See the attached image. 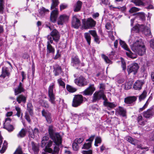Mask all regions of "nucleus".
Listing matches in <instances>:
<instances>
[{
  "label": "nucleus",
  "instance_id": "0eeeda50",
  "mask_svg": "<svg viewBox=\"0 0 154 154\" xmlns=\"http://www.w3.org/2000/svg\"><path fill=\"white\" fill-rule=\"evenodd\" d=\"M120 44L123 48L126 50L128 51L126 53L128 56L132 59H134L137 58V55L134 54L131 52L130 49L128 48L127 45L124 42L120 40Z\"/></svg>",
  "mask_w": 154,
  "mask_h": 154
},
{
  "label": "nucleus",
  "instance_id": "dca6fc26",
  "mask_svg": "<svg viewBox=\"0 0 154 154\" xmlns=\"http://www.w3.org/2000/svg\"><path fill=\"white\" fill-rule=\"evenodd\" d=\"M81 22L78 19L76 16H74L72 18V26L75 28H78L80 26Z\"/></svg>",
  "mask_w": 154,
  "mask_h": 154
},
{
  "label": "nucleus",
  "instance_id": "8fccbe9b",
  "mask_svg": "<svg viewBox=\"0 0 154 154\" xmlns=\"http://www.w3.org/2000/svg\"><path fill=\"white\" fill-rule=\"evenodd\" d=\"M49 12V10L46 9L44 7H43L40 8L39 11L40 13L42 15H43V14Z\"/></svg>",
  "mask_w": 154,
  "mask_h": 154
},
{
  "label": "nucleus",
  "instance_id": "052dcab7",
  "mask_svg": "<svg viewBox=\"0 0 154 154\" xmlns=\"http://www.w3.org/2000/svg\"><path fill=\"white\" fill-rule=\"evenodd\" d=\"M84 140V139L83 138H80L76 139L74 141L80 144Z\"/></svg>",
  "mask_w": 154,
  "mask_h": 154
},
{
  "label": "nucleus",
  "instance_id": "f3484780",
  "mask_svg": "<svg viewBox=\"0 0 154 154\" xmlns=\"http://www.w3.org/2000/svg\"><path fill=\"white\" fill-rule=\"evenodd\" d=\"M95 90L93 85H91L83 92V94L85 95H91Z\"/></svg>",
  "mask_w": 154,
  "mask_h": 154
},
{
  "label": "nucleus",
  "instance_id": "2f4dec72",
  "mask_svg": "<svg viewBox=\"0 0 154 154\" xmlns=\"http://www.w3.org/2000/svg\"><path fill=\"white\" fill-rule=\"evenodd\" d=\"M82 5V2L78 1L77 2L75 6L74 7V11L75 12H77L80 11Z\"/></svg>",
  "mask_w": 154,
  "mask_h": 154
},
{
  "label": "nucleus",
  "instance_id": "58836bf2",
  "mask_svg": "<svg viewBox=\"0 0 154 154\" xmlns=\"http://www.w3.org/2000/svg\"><path fill=\"white\" fill-rule=\"evenodd\" d=\"M48 139V137L46 136H44L42 138V140L41 142V146L44 147L46 146V144L47 141Z\"/></svg>",
  "mask_w": 154,
  "mask_h": 154
},
{
  "label": "nucleus",
  "instance_id": "37998d69",
  "mask_svg": "<svg viewBox=\"0 0 154 154\" xmlns=\"http://www.w3.org/2000/svg\"><path fill=\"white\" fill-rule=\"evenodd\" d=\"M109 8L111 10H115L114 9H118L122 11H124L125 9V7L124 6L121 7L120 6L118 7H114L112 5H111L109 6Z\"/></svg>",
  "mask_w": 154,
  "mask_h": 154
},
{
  "label": "nucleus",
  "instance_id": "412c9836",
  "mask_svg": "<svg viewBox=\"0 0 154 154\" xmlns=\"http://www.w3.org/2000/svg\"><path fill=\"white\" fill-rule=\"evenodd\" d=\"M144 82L139 80L137 81L134 83L133 88L136 90H139L142 88V86Z\"/></svg>",
  "mask_w": 154,
  "mask_h": 154
},
{
  "label": "nucleus",
  "instance_id": "20e7f679",
  "mask_svg": "<svg viewBox=\"0 0 154 154\" xmlns=\"http://www.w3.org/2000/svg\"><path fill=\"white\" fill-rule=\"evenodd\" d=\"M46 143V146H45V147L44 149L45 152L52 154H57L58 153L59 150L58 147L55 146L53 150L50 148L52 146L53 143V142L52 141L50 140Z\"/></svg>",
  "mask_w": 154,
  "mask_h": 154
},
{
  "label": "nucleus",
  "instance_id": "0e129e2a",
  "mask_svg": "<svg viewBox=\"0 0 154 154\" xmlns=\"http://www.w3.org/2000/svg\"><path fill=\"white\" fill-rule=\"evenodd\" d=\"M4 4L0 3V13L2 14L4 12Z\"/></svg>",
  "mask_w": 154,
  "mask_h": 154
},
{
  "label": "nucleus",
  "instance_id": "5fc2aeb1",
  "mask_svg": "<svg viewBox=\"0 0 154 154\" xmlns=\"http://www.w3.org/2000/svg\"><path fill=\"white\" fill-rule=\"evenodd\" d=\"M13 154H23V151L21 147L19 146Z\"/></svg>",
  "mask_w": 154,
  "mask_h": 154
},
{
  "label": "nucleus",
  "instance_id": "7c9ffc66",
  "mask_svg": "<svg viewBox=\"0 0 154 154\" xmlns=\"http://www.w3.org/2000/svg\"><path fill=\"white\" fill-rule=\"evenodd\" d=\"M32 149L35 153H37L39 151L38 146L37 144L35 143L33 141L31 142Z\"/></svg>",
  "mask_w": 154,
  "mask_h": 154
},
{
  "label": "nucleus",
  "instance_id": "2eb2a0df",
  "mask_svg": "<svg viewBox=\"0 0 154 154\" xmlns=\"http://www.w3.org/2000/svg\"><path fill=\"white\" fill-rule=\"evenodd\" d=\"M143 115L145 118L149 119L154 115V111L152 108H150L146 111L143 112Z\"/></svg>",
  "mask_w": 154,
  "mask_h": 154
},
{
  "label": "nucleus",
  "instance_id": "4468645a",
  "mask_svg": "<svg viewBox=\"0 0 154 154\" xmlns=\"http://www.w3.org/2000/svg\"><path fill=\"white\" fill-rule=\"evenodd\" d=\"M58 14V9L52 10L50 14V21L52 22L55 23L57 20Z\"/></svg>",
  "mask_w": 154,
  "mask_h": 154
},
{
  "label": "nucleus",
  "instance_id": "393cba45",
  "mask_svg": "<svg viewBox=\"0 0 154 154\" xmlns=\"http://www.w3.org/2000/svg\"><path fill=\"white\" fill-rule=\"evenodd\" d=\"M26 99V97L22 94L19 95L16 99L17 101L19 103H20L22 102L25 103Z\"/></svg>",
  "mask_w": 154,
  "mask_h": 154
},
{
  "label": "nucleus",
  "instance_id": "4c0bfd02",
  "mask_svg": "<svg viewBox=\"0 0 154 154\" xmlns=\"http://www.w3.org/2000/svg\"><path fill=\"white\" fill-rule=\"evenodd\" d=\"M84 37L87 41L88 44L90 45L91 43V36L90 33L88 32L85 33L84 34Z\"/></svg>",
  "mask_w": 154,
  "mask_h": 154
},
{
  "label": "nucleus",
  "instance_id": "69168bd1",
  "mask_svg": "<svg viewBox=\"0 0 154 154\" xmlns=\"http://www.w3.org/2000/svg\"><path fill=\"white\" fill-rule=\"evenodd\" d=\"M150 47L154 49V39H151L149 42Z\"/></svg>",
  "mask_w": 154,
  "mask_h": 154
},
{
  "label": "nucleus",
  "instance_id": "e2e57ef3",
  "mask_svg": "<svg viewBox=\"0 0 154 154\" xmlns=\"http://www.w3.org/2000/svg\"><path fill=\"white\" fill-rule=\"evenodd\" d=\"M148 105V103H147V102H146V103L144 104V105L142 107L139 109V112H140L143 111V110H144L147 107Z\"/></svg>",
  "mask_w": 154,
  "mask_h": 154
},
{
  "label": "nucleus",
  "instance_id": "9d476101",
  "mask_svg": "<svg viewBox=\"0 0 154 154\" xmlns=\"http://www.w3.org/2000/svg\"><path fill=\"white\" fill-rule=\"evenodd\" d=\"M139 66L137 63H133L128 66L127 71L128 74L132 73L134 75L136 74L137 72Z\"/></svg>",
  "mask_w": 154,
  "mask_h": 154
},
{
  "label": "nucleus",
  "instance_id": "ea45409f",
  "mask_svg": "<svg viewBox=\"0 0 154 154\" xmlns=\"http://www.w3.org/2000/svg\"><path fill=\"white\" fill-rule=\"evenodd\" d=\"M26 134V131L24 129H22L18 134L17 136L19 137H23L25 136Z\"/></svg>",
  "mask_w": 154,
  "mask_h": 154
},
{
  "label": "nucleus",
  "instance_id": "c9c22d12",
  "mask_svg": "<svg viewBox=\"0 0 154 154\" xmlns=\"http://www.w3.org/2000/svg\"><path fill=\"white\" fill-rule=\"evenodd\" d=\"M104 105L110 108H112L116 106V105L113 103L107 102L105 100L104 102Z\"/></svg>",
  "mask_w": 154,
  "mask_h": 154
},
{
  "label": "nucleus",
  "instance_id": "79ce46f5",
  "mask_svg": "<svg viewBox=\"0 0 154 154\" xmlns=\"http://www.w3.org/2000/svg\"><path fill=\"white\" fill-rule=\"evenodd\" d=\"M7 145L8 143L5 140L4 141L2 149L0 150V152L1 153H3L5 152L7 148Z\"/></svg>",
  "mask_w": 154,
  "mask_h": 154
},
{
  "label": "nucleus",
  "instance_id": "bb28decb",
  "mask_svg": "<svg viewBox=\"0 0 154 154\" xmlns=\"http://www.w3.org/2000/svg\"><path fill=\"white\" fill-rule=\"evenodd\" d=\"M143 117L142 115L139 114L137 119V121L139 124L141 125H144L147 122L146 120L143 121Z\"/></svg>",
  "mask_w": 154,
  "mask_h": 154
},
{
  "label": "nucleus",
  "instance_id": "6e6d98bb",
  "mask_svg": "<svg viewBox=\"0 0 154 154\" xmlns=\"http://www.w3.org/2000/svg\"><path fill=\"white\" fill-rule=\"evenodd\" d=\"M57 82L60 86L62 87L63 88H64L65 87V83L60 78L58 79Z\"/></svg>",
  "mask_w": 154,
  "mask_h": 154
},
{
  "label": "nucleus",
  "instance_id": "a19ab883",
  "mask_svg": "<svg viewBox=\"0 0 154 154\" xmlns=\"http://www.w3.org/2000/svg\"><path fill=\"white\" fill-rule=\"evenodd\" d=\"M131 2L137 6L143 5L144 4L141 0H132Z\"/></svg>",
  "mask_w": 154,
  "mask_h": 154
},
{
  "label": "nucleus",
  "instance_id": "6e6552de",
  "mask_svg": "<svg viewBox=\"0 0 154 154\" xmlns=\"http://www.w3.org/2000/svg\"><path fill=\"white\" fill-rule=\"evenodd\" d=\"M96 22L91 18H89L86 21L83 22V25L85 29H90L95 26Z\"/></svg>",
  "mask_w": 154,
  "mask_h": 154
},
{
  "label": "nucleus",
  "instance_id": "423d86ee",
  "mask_svg": "<svg viewBox=\"0 0 154 154\" xmlns=\"http://www.w3.org/2000/svg\"><path fill=\"white\" fill-rule=\"evenodd\" d=\"M83 97L80 94L74 95L72 103V106L74 107H77L80 106L83 102Z\"/></svg>",
  "mask_w": 154,
  "mask_h": 154
},
{
  "label": "nucleus",
  "instance_id": "603ef678",
  "mask_svg": "<svg viewBox=\"0 0 154 154\" xmlns=\"http://www.w3.org/2000/svg\"><path fill=\"white\" fill-rule=\"evenodd\" d=\"M140 9L135 7H133L131 8L129 11L130 13H132L134 12H135L137 11H139Z\"/></svg>",
  "mask_w": 154,
  "mask_h": 154
},
{
  "label": "nucleus",
  "instance_id": "3c124183",
  "mask_svg": "<svg viewBox=\"0 0 154 154\" xmlns=\"http://www.w3.org/2000/svg\"><path fill=\"white\" fill-rule=\"evenodd\" d=\"M11 121V119L10 118H8L6 119L4 123V126H5L6 128H7V125H10V123Z\"/></svg>",
  "mask_w": 154,
  "mask_h": 154
},
{
  "label": "nucleus",
  "instance_id": "a18cd8bd",
  "mask_svg": "<svg viewBox=\"0 0 154 154\" xmlns=\"http://www.w3.org/2000/svg\"><path fill=\"white\" fill-rule=\"evenodd\" d=\"M101 56L102 58L107 63H111V61L109 59L108 57L104 54H102Z\"/></svg>",
  "mask_w": 154,
  "mask_h": 154
},
{
  "label": "nucleus",
  "instance_id": "4d7b16f0",
  "mask_svg": "<svg viewBox=\"0 0 154 154\" xmlns=\"http://www.w3.org/2000/svg\"><path fill=\"white\" fill-rule=\"evenodd\" d=\"M72 147L73 149L75 151L79 149V146L77 143L75 141L72 143Z\"/></svg>",
  "mask_w": 154,
  "mask_h": 154
},
{
  "label": "nucleus",
  "instance_id": "a211bd4d",
  "mask_svg": "<svg viewBox=\"0 0 154 154\" xmlns=\"http://www.w3.org/2000/svg\"><path fill=\"white\" fill-rule=\"evenodd\" d=\"M53 39L56 42H58L60 39V35L59 32L56 29H53L50 33Z\"/></svg>",
  "mask_w": 154,
  "mask_h": 154
},
{
  "label": "nucleus",
  "instance_id": "39448f33",
  "mask_svg": "<svg viewBox=\"0 0 154 154\" xmlns=\"http://www.w3.org/2000/svg\"><path fill=\"white\" fill-rule=\"evenodd\" d=\"M125 138L127 141L131 144L135 146L137 145V148H140L141 149H146V151L149 150V148L147 147H142L141 145L140 144V141L137 140L129 136H126Z\"/></svg>",
  "mask_w": 154,
  "mask_h": 154
},
{
  "label": "nucleus",
  "instance_id": "49530a36",
  "mask_svg": "<svg viewBox=\"0 0 154 154\" xmlns=\"http://www.w3.org/2000/svg\"><path fill=\"white\" fill-rule=\"evenodd\" d=\"M101 142V138L99 137H96L95 139L94 145L95 146H98L97 143H100Z\"/></svg>",
  "mask_w": 154,
  "mask_h": 154
},
{
  "label": "nucleus",
  "instance_id": "9b49d317",
  "mask_svg": "<svg viewBox=\"0 0 154 154\" xmlns=\"http://www.w3.org/2000/svg\"><path fill=\"white\" fill-rule=\"evenodd\" d=\"M102 98L104 100H105L106 97L103 91H99L95 92L93 94V102H95L97 100H98Z\"/></svg>",
  "mask_w": 154,
  "mask_h": 154
},
{
  "label": "nucleus",
  "instance_id": "1a4fd4ad",
  "mask_svg": "<svg viewBox=\"0 0 154 154\" xmlns=\"http://www.w3.org/2000/svg\"><path fill=\"white\" fill-rule=\"evenodd\" d=\"M76 85L80 87H82L87 85L88 82L83 77L80 76L74 80Z\"/></svg>",
  "mask_w": 154,
  "mask_h": 154
},
{
  "label": "nucleus",
  "instance_id": "13d9d810",
  "mask_svg": "<svg viewBox=\"0 0 154 154\" xmlns=\"http://www.w3.org/2000/svg\"><path fill=\"white\" fill-rule=\"evenodd\" d=\"M48 41L47 42H49L50 44H52L53 43V39L51 35H48L47 37Z\"/></svg>",
  "mask_w": 154,
  "mask_h": 154
},
{
  "label": "nucleus",
  "instance_id": "473e14b6",
  "mask_svg": "<svg viewBox=\"0 0 154 154\" xmlns=\"http://www.w3.org/2000/svg\"><path fill=\"white\" fill-rule=\"evenodd\" d=\"M2 74L1 76L4 78L6 76H9L10 73L8 72L7 69L3 68L2 69Z\"/></svg>",
  "mask_w": 154,
  "mask_h": 154
},
{
  "label": "nucleus",
  "instance_id": "de8ad7c7",
  "mask_svg": "<svg viewBox=\"0 0 154 154\" xmlns=\"http://www.w3.org/2000/svg\"><path fill=\"white\" fill-rule=\"evenodd\" d=\"M15 108L16 110L17 111L16 115L18 117H20L21 113V110L20 108L18 106H15Z\"/></svg>",
  "mask_w": 154,
  "mask_h": 154
},
{
  "label": "nucleus",
  "instance_id": "e433bc0d",
  "mask_svg": "<svg viewBox=\"0 0 154 154\" xmlns=\"http://www.w3.org/2000/svg\"><path fill=\"white\" fill-rule=\"evenodd\" d=\"M27 110L30 114L32 116L33 114V106L30 103H28L27 104Z\"/></svg>",
  "mask_w": 154,
  "mask_h": 154
},
{
  "label": "nucleus",
  "instance_id": "4be33fe9",
  "mask_svg": "<svg viewBox=\"0 0 154 154\" xmlns=\"http://www.w3.org/2000/svg\"><path fill=\"white\" fill-rule=\"evenodd\" d=\"M24 91V89L23 87L22 84L21 82H20L18 87L14 89L15 95H16L23 92Z\"/></svg>",
  "mask_w": 154,
  "mask_h": 154
},
{
  "label": "nucleus",
  "instance_id": "09e8293b",
  "mask_svg": "<svg viewBox=\"0 0 154 154\" xmlns=\"http://www.w3.org/2000/svg\"><path fill=\"white\" fill-rule=\"evenodd\" d=\"M4 128L9 132L13 131L14 129L13 125L11 124L7 125V128H6L5 126H4Z\"/></svg>",
  "mask_w": 154,
  "mask_h": 154
},
{
  "label": "nucleus",
  "instance_id": "680f3d73",
  "mask_svg": "<svg viewBox=\"0 0 154 154\" xmlns=\"http://www.w3.org/2000/svg\"><path fill=\"white\" fill-rule=\"evenodd\" d=\"M67 7V5L66 4H62L60 5V10L61 11L66 8Z\"/></svg>",
  "mask_w": 154,
  "mask_h": 154
},
{
  "label": "nucleus",
  "instance_id": "cd10ccee",
  "mask_svg": "<svg viewBox=\"0 0 154 154\" xmlns=\"http://www.w3.org/2000/svg\"><path fill=\"white\" fill-rule=\"evenodd\" d=\"M146 27L145 26L143 25H140L138 24L135 26L133 29L134 30H137L139 31H141L143 33Z\"/></svg>",
  "mask_w": 154,
  "mask_h": 154
},
{
  "label": "nucleus",
  "instance_id": "f704fd0d",
  "mask_svg": "<svg viewBox=\"0 0 154 154\" xmlns=\"http://www.w3.org/2000/svg\"><path fill=\"white\" fill-rule=\"evenodd\" d=\"M133 84V82L132 81L127 82L124 85L125 89L126 90L130 89L131 88Z\"/></svg>",
  "mask_w": 154,
  "mask_h": 154
},
{
  "label": "nucleus",
  "instance_id": "f03ea898",
  "mask_svg": "<svg viewBox=\"0 0 154 154\" xmlns=\"http://www.w3.org/2000/svg\"><path fill=\"white\" fill-rule=\"evenodd\" d=\"M48 132L50 137L57 145H59L61 143L62 137L59 133H55L52 126H50L48 128Z\"/></svg>",
  "mask_w": 154,
  "mask_h": 154
},
{
  "label": "nucleus",
  "instance_id": "aec40b11",
  "mask_svg": "<svg viewBox=\"0 0 154 154\" xmlns=\"http://www.w3.org/2000/svg\"><path fill=\"white\" fill-rule=\"evenodd\" d=\"M94 137L95 135H92L87 140V141H89V142L88 143L84 144L83 147V149H88L91 146V143L93 140Z\"/></svg>",
  "mask_w": 154,
  "mask_h": 154
},
{
  "label": "nucleus",
  "instance_id": "a878e982",
  "mask_svg": "<svg viewBox=\"0 0 154 154\" xmlns=\"http://www.w3.org/2000/svg\"><path fill=\"white\" fill-rule=\"evenodd\" d=\"M80 63L79 60L77 56L72 57L71 58V63L73 66L78 65Z\"/></svg>",
  "mask_w": 154,
  "mask_h": 154
},
{
  "label": "nucleus",
  "instance_id": "6ab92c4d",
  "mask_svg": "<svg viewBox=\"0 0 154 154\" xmlns=\"http://www.w3.org/2000/svg\"><path fill=\"white\" fill-rule=\"evenodd\" d=\"M137 100V98L134 96L128 97L124 99V102L127 104H131Z\"/></svg>",
  "mask_w": 154,
  "mask_h": 154
},
{
  "label": "nucleus",
  "instance_id": "b1692460",
  "mask_svg": "<svg viewBox=\"0 0 154 154\" xmlns=\"http://www.w3.org/2000/svg\"><path fill=\"white\" fill-rule=\"evenodd\" d=\"M116 112L122 116L124 117L126 116V110L122 107L119 106L116 109Z\"/></svg>",
  "mask_w": 154,
  "mask_h": 154
},
{
  "label": "nucleus",
  "instance_id": "c756f323",
  "mask_svg": "<svg viewBox=\"0 0 154 154\" xmlns=\"http://www.w3.org/2000/svg\"><path fill=\"white\" fill-rule=\"evenodd\" d=\"M61 67L59 66L56 65L54 68V73L55 75L57 76L61 73Z\"/></svg>",
  "mask_w": 154,
  "mask_h": 154
},
{
  "label": "nucleus",
  "instance_id": "5701e85b",
  "mask_svg": "<svg viewBox=\"0 0 154 154\" xmlns=\"http://www.w3.org/2000/svg\"><path fill=\"white\" fill-rule=\"evenodd\" d=\"M47 54L52 53L54 54L55 52V49L53 47L51 44H50L49 42H47Z\"/></svg>",
  "mask_w": 154,
  "mask_h": 154
},
{
  "label": "nucleus",
  "instance_id": "bf43d9fd",
  "mask_svg": "<svg viewBox=\"0 0 154 154\" xmlns=\"http://www.w3.org/2000/svg\"><path fill=\"white\" fill-rule=\"evenodd\" d=\"M89 33L91 34L94 38L97 35L96 32L95 30H91L89 31Z\"/></svg>",
  "mask_w": 154,
  "mask_h": 154
},
{
  "label": "nucleus",
  "instance_id": "864d4df0",
  "mask_svg": "<svg viewBox=\"0 0 154 154\" xmlns=\"http://www.w3.org/2000/svg\"><path fill=\"white\" fill-rule=\"evenodd\" d=\"M146 92L144 91L139 97V100L140 101L143 100L146 97Z\"/></svg>",
  "mask_w": 154,
  "mask_h": 154
},
{
  "label": "nucleus",
  "instance_id": "c85d7f7f",
  "mask_svg": "<svg viewBox=\"0 0 154 154\" xmlns=\"http://www.w3.org/2000/svg\"><path fill=\"white\" fill-rule=\"evenodd\" d=\"M59 3L58 0H52V2L51 7V10L58 9L57 7Z\"/></svg>",
  "mask_w": 154,
  "mask_h": 154
},
{
  "label": "nucleus",
  "instance_id": "774afa93",
  "mask_svg": "<svg viewBox=\"0 0 154 154\" xmlns=\"http://www.w3.org/2000/svg\"><path fill=\"white\" fill-rule=\"evenodd\" d=\"M92 151L91 150H84L82 151L83 154H92Z\"/></svg>",
  "mask_w": 154,
  "mask_h": 154
},
{
  "label": "nucleus",
  "instance_id": "7ed1b4c3",
  "mask_svg": "<svg viewBox=\"0 0 154 154\" xmlns=\"http://www.w3.org/2000/svg\"><path fill=\"white\" fill-rule=\"evenodd\" d=\"M55 85L52 83L49 86L48 88V96L49 97V101L55 107L56 104L55 95L54 91Z\"/></svg>",
  "mask_w": 154,
  "mask_h": 154
},
{
  "label": "nucleus",
  "instance_id": "72a5a7b5",
  "mask_svg": "<svg viewBox=\"0 0 154 154\" xmlns=\"http://www.w3.org/2000/svg\"><path fill=\"white\" fill-rule=\"evenodd\" d=\"M66 88L67 91L71 93H74L77 90L76 88L69 85H67L66 86Z\"/></svg>",
  "mask_w": 154,
  "mask_h": 154
},
{
  "label": "nucleus",
  "instance_id": "f8f14e48",
  "mask_svg": "<svg viewBox=\"0 0 154 154\" xmlns=\"http://www.w3.org/2000/svg\"><path fill=\"white\" fill-rule=\"evenodd\" d=\"M69 18V16L66 14H63L60 15L58 19V24L63 25L64 23L68 21Z\"/></svg>",
  "mask_w": 154,
  "mask_h": 154
},
{
  "label": "nucleus",
  "instance_id": "c03bdc74",
  "mask_svg": "<svg viewBox=\"0 0 154 154\" xmlns=\"http://www.w3.org/2000/svg\"><path fill=\"white\" fill-rule=\"evenodd\" d=\"M143 33L147 36H149L151 35L150 29L148 27L145 28V30Z\"/></svg>",
  "mask_w": 154,
  "mask_h": 154
},
{
  "label": "nucleus",
  "instance_id": "ddd939ff",
  "mask_svg": "<svg viewBox=\"0 0 154 154\" xmlns=\"http://www.w3.org/2000/svg\"><path fill=\"white\" fill-rule=\"evenodd\" d=\"M42 116L45 118L48 123H51V122L52 121V116L51 113L44 109L42 111Z\"/></svg>",
  "mask_w": 154,
  "mask_h": 154
},
{
  "label": "nucleus",
  "instance_id": "338daca9",
  "mask_svg": "<svg viewBox=\"0 0 154 154\" xmlns=\"http://www.w3.org/2000/svg\"><path fill=\"white\" fill-rule=\"evenodd\" d=\"M137 14V16H139L142 19H143L144 17V14L143 12H138Z\"/></svg>",
  "mask_w": 154,
  "mask_h": 154
},
{
  "label": "nucleus",
  "instance_id": "f257e3e1",
  "mask_svg": "<svg viewBox=\"0 0 154 154\" xmlns=\"http://www.w3.org/2000/svg\"><path fill=\"white\" fill-rule=\"evenodd\" d=\"M132 51L140 56L144 54L146 51L144 43L141 39L137 40L131 46Z\"/></svg>",
  "mask_w": 154,
  "mask_h": 154
}]
</instances>
